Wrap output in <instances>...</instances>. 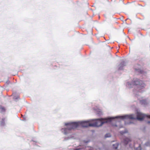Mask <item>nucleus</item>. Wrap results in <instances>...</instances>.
<instances>
[{
	"label": "nucleus",
	"mask_w": 150,
	"mask_h": 150,
	"mask_svg": "<svg viewBox=\"0 0 150 150\" xmlns=\"http://www.w3.org/2000/svg\"><path fill=\"white\" fill-rule=\"evenodd\" d=\"M91 120L86 121H79L76 122H69L65 123L67 128H62L61 132L65 134H67L69 133L70 131L76 128L79 125H81L83 127H87L91 126L90 125L91 123L90 122Z\"/></svg>",
	"instance_id": "f257e3e1"
},
{
	"label": "nucleus",
	"mask_w": 150,
	"mask_h": 150,
	"mask_svg": "<svg viewBox=\"0 0 150 150\" xmlns=\"http://www.w3.org/2000/svg\"><path fill=\"white\" fill-rule=\"evenodd\" d=\"M122 120V116H117L115 117H109L107 118L103 119H98L91 120L93 121L90 125L92 127H98L102 126L105 123L111 122L113 121L117 122H120Z\"/></svg>",
	"instance_id": "f03ea898"
},
{
	"label": "nucleus",
	"mask_w": 150,
	"mask_h": 150,
	"mask_svg": "<svg viewBox=\"0 0 150 150\" xmlns=\"http://www.w3.org/2000/svg\"><path fill=\"white\" fill-rule=\"evenodd\" d=\"M146 116H147L137 111L136 113V115L132 114L130 115H122V120H124L125 122L126 120L129 121L131 119H137L139 121H142Z\"/></svg>",
	"instance_id": "7ed1b4c3"
},
{
	"label": "nucleus",
	"mask_w": 150,
	"mask_h": 150,
	"mask_svg": "<svg viewBox=\"0 0 150 150\" xmlns=\"http://www.w3.org/2000/svg\"><path fill=\"white\" fill-rule=\"evenodd\" d=\"M133 84L136 85H138L137 91L139 92H141L142 91L141 90V88L142 89V88L145 86V84L143 83V82L142 81H140L138 79H136L134 80V82H133L132 84L128 82L127 84V86L129 88H130L132 87Z\"/></svg>",
	"instance_id": "20e7f679"
},
{
	"label": "nucleus",
	"mask_w": 150,
	"mask_h": 150,
	"mask_svg": "<svg viewBox=\"0 0 150 150\" xmlns=\"http://www.w3.org/2000/svg\"><path fill=\"white\" fill-rule=\"evenodd\" d=\"M130 141V139L128 138H126L124 140V142L125 144H127Z\"/></svg>",
	"instance_id": "39448f33"
},
{
	"label": "nucleus",
	"mask_w": 150,
	"mask_h": 150,
	"mask_svg": "<svg viewBox=\"0 0 150 150\" xmlns=\"http://www.w3.org/2000/svg\"><path fill=\"white\" fill-rule=\"evenodd\" d=\"M112 146L114 148L117 149L118 147V143L117 142L115 144H113Z\"/></svg>",
	"instance_id": "423d86ee"
},
{
	"label": "nucleus",
	"mask_w": 150,
	"mask_h": 150,
	"mask_svg": "<svg viewBox=\"0 0 150 150\" xmlns=\"http://www.w3.org/2000/svg\"><path fill=\"white\" fill-rule=\"evenodd\" d=\"M5 119H2V121L0 125L2 126H4L5 125Z\"/></svg>",
	"instance_id": "0eeeda50"
},
{
	"label": "nucleus",
	"mask_w": 150,
	"mask_h": 150,
	"mask_svg": "<svg viewBox=\"0 0 150 150\" xmlns=\"http://www.w3.org/2000/svg\"><path fill=\"white\" fill-rule=\"evenodd\" d=\"M88 148H86V150H93V149L92 148H90L89 149ZM74 150H83V149H75Z\"/></svg>",
	"instance_id": "6e6552de"
},
{
	"label": "nucleus",
	"mask_w": 150,
	"mask_h": 150,
	"mask_svg": "<svg viewBox=\"0 0 150 150\" xmlns=\"http://www.w3.org/2000/svg\"><path fill=\"white\" fill-rule=\"evenodd\" d=\"M119 70H121L122 69V64L121 63L118 66Z\"/></svg>",
	"instance_id": "1a4fd4ad"
},
{
	"label": "nucleus",
	"mask_w": 150,
	"mask_h": 150,
	"mask_svg": "<svg viewBox=\"0 0 150 150\" xmlns=\"http://www.w3.org/2000/svg\"><path fill=\"white\" fill-rule=\"evenodd\" d=\"M5 109L3 107L0 108V111L3 112L5 111Z\"/></svg>",
	"instance_id": "9d476101"
},
{
	"label": "nucleus",
	"mask_w": 150,
	"mask_h": 150,
	"mask_svg": "<svg viewBox=\"0 0 150 150\" xmlns=\"http://www.w3.org/2000/svg\"><path fill=\"white\" fill-rule=\"evenodd\" d=\"M111 137V134L110 133L107 134L105 135V138L109 137Z\"/></svg>",
	"instance_id": "9b49d317"
},
{
	"label": "nucleus",
	"mask_w": 150,
	"mask_h": 150,
	"mask_svg": "<svg viewBox=\"0 0 150 150\" xmlns=\"http://www.w3.org/2000/svg\"><path fill=\"white\" fill-rule=\"evenodd\" d=\"M73 138H74L73 136H71L69 137H68L67 138L66 137L65 138V140H68V139H71Z\"/></svg>",
	"instance_id": "f8f14e48"
},
{
	"label": "nucleus",
	"mask_w": 150,
	"mask_h": 150,
	"mask_svg": "<svg viewBox=\"0 0 150 150\" xmlns=\"http://www.w3.org/2000/svg\"><path fill=\"white\" fill-rule=\"evenodd\" d=\"M140 102L142 104H143L145 105L146 103V100H141L140 101Z\"/></svg>",
	"instance_id": "ddd939ff"
},
{
	"label": "nucleus",
	"mask_w": 150,
	"mask_h": 150,
	"mask_svg": "<svg viewBox=\"0 0 150 150\" xmlns=\"http://www.w3.org/2000/svg\"><path fill=\"white\" fill-rule=\"evenodd\" d=\"M97 114H98V115L99 116L100 115L102 114V112L100 110H99L98 111V112Z\"/></svg>",
	"instance_id": "4468645a"
},
{
	"label": "nucleus",
	"mask_w": 150,
	"mask_h": 150,
	"mask_svg": "<svg viewBox=\"0 0 150 150\" xmlns=\"http://www.w3.org/2000/svg\"><path fill=\"white\" fill-rule=\"evenodd\" d=\"M118 127H119V128L120 129V128H121V127H122V126L121 125H120Z\"/></svg>",
	"instance_id": "2eb2a0df"
},
{
	"label": "nucleus",
	"mask_w": 150,
	"mask_h": 150,
	"mask_svg": "<svg viewBox=\"0 0 150 150\" xmlns=\"http://www.w3.org/2000/svg\"><path fill=\"white\" fill-rule=\"evenodd\" d=\"M84 143H88V141H84Z\"/></svg>",
	"instance_id": "dca6fc26"
},
{
	"label": "nucleus",
	"mask_w": 150,
	"mask_h": 150,
	"mask_svg": "<svg viewBox=\"0 0 150 150\" xmlns=\"http://www.w3.org/2000/svg\"><path fill=\"white\" fill-rule=\"evenodd\" d=\"M13 98L14 99H18V97H17V98H15V97H14Z\"/></svg>",
	"instance_id": "f3484780"
},
{
	"label": "nucleus",
	"mask_w": 150,
	"mask_h": 150,
	"mask_svg": "<svg viewBox=\"0 0 150 150\" xmlns=\"http://www.w3.org/2000/svg\"><path fill=\"white\" fill-rule=\"evenodd\" d=\"M125 123L126 124H131V123L130 122H129V123H128H128H126V122H125Z\"/></svg>",
	"instance_id": "a211bd4d"
},
{
	"label": "nucleus",
	"mask_w": 150,
	"mask_h": 150,
	"mask_svg": "<svg viewBox=\"0 0 150 150\" xmlns=\"http://www.w3.org/2000/svg\"><path fill=\"white\" fill-rule=\"evenodd\" d=\"M147 122L148 124H150V121H148Z\"/></svg>",
	"instance_id": "6ab92c4d"
},
{
	"label": "nucleus",
	"mask_w": 150,
	"mask_h": 150,
	"mask_svg": "<svg viewBox=\"0 0 150 150\" xmlns=\"http://www.w3.org/2000/svg\"><path fill=\"white\" fill-rule=\"evenodd\" d=\"M139 149H137V150H140V147H139Z\"/></svg>",
	"instance_id": "aec40b11"
},
{
	"label": "nucleus",
	"mask_w": 150,
	"mask_h": 150,
	"mask_svg": "<svg viewBox=\"0 0 150 150\" xmlns=\"http://www.w3.org/2000/svg\"><path fill=\"white\" fill-rule=\"evenodd\" d=\"M123 34L124 35H125V33H122V34Z\"/></svg>",
	"instance_id": "412c9836"
},
{
	"label": "nucleus",
	"mask_w": 150,
	"mask_h": 150,
	"mask_svg": "<svg viewBox=\"0 0 150 150\" xmlns=\"http://www.w3.org/2000/svg\"><path fill=\"white\" fill-rule=\"evenodd\" d=\"M116 126L117 127L118 126L117 124L116 125Z\"/></svg>",
	"instance_id": "4be33fe9"
},
{
	"label": "nucleus",
	"mask_w": 150,
	"mask_h": 150,
	"mask_svg": "<svg viewBox=\"0 0 150 150\" xmlns=\"http://www.w3.org/2000/svg\"><path fill=\"white\" fill-rule=\"evenodd\" d=\"M99 150H101L100 148L99 149Z\"/></svg>",
	"instance_id": "5701e85b"
},
{
	"label": "nucleus",
	"mask_w": 150,
	"mask_h": 150,
	"mask_svg": "<svg viewBox=\"0 0 150 150\" xmlns=\"http://www.w3.org/2000/svg\"><path fill=\"white\" fill-rule=\"evenodd\" d=\"M127 132V131H126L124 133H126V132Z\"/></svg>",
	"instance_id": "b1692460"
}]
</instances>
